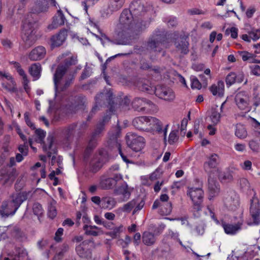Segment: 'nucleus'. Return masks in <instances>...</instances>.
I'll return each mask as SVG.
<instances>
[{"label": "nucleus", "instance_id": "9d476101", "mask_svg": "<svg viewBox=\"0 0 260 260\" xmlns=\"http://www.w3.org/2000/svg\"><path fill=\"white\" fill-rule=\"evenodd\" d=\"M235 101L238 108L245 112L250 110V96L246 91H239L235 95Z\"/></svg>", "mask_w": 260, "mask_h": 260}, {"label": "nucleus", "instance_id": "de8ad7c7", "mask_svg": "<svg viewBox=\"0 0 260 260\" xmlns=\"http://www.w3.org/2000/svg\"><path fill=\"white\" fill-rule=\"evenodd\" d=\"M239 186L244 191L249 190L251 188L249 181L245 178H242L239 181Z\"/></svg>", "mask_w": 260, "mask_h": 260}, {"label": "nucleus", "instance_id": "bf43d9fd", "mask_svg": "<svg viewBox=\"0 0 260 260\" xmlns=\"http://www.w3.org/2000/svg\"><path fill=\"white\" fill-rule=\"evenodd\" d=\"M178 139L177 132L176 131H172L169 135L168 142L170 144H173L177 141Z\"/></svg>", "mask_w": 260, "mask_h": 260}, {"label": "nucleus", "instance_id": "58836bf2", "mask_svg": "<svg viewBox=\"0 0 260 260\" xmlns=\"http://www.w3.org/2000/svg\"><path fill=\"white\" fill-rule=\"evenodd\" d=\"M142 241L144 244L146 245H153L156 241L155 236L152 233L145 232L143 234Z\"/></svg>", "mask_w": 260, "mask_h": 260}, {"label": "nucleus", "instance_id": "4be33fe9", "mask_svg": "<svg viewBox=\"0 0 260 260\" xmlns=\"http://www.w3.org/2000/svg\"><path fill=\"white\" fill-rule=\"evenodd\" d=\"M187 37L185 36L177 38L175 41V46L177 51L182 54H186L189 52V43L187 41Z\"/></svg>", "mask_w": 260, "mask_h": 260}, {"label": "nucleus", "instance_id": "338daca9", "mask_svg": "<svg viewBox=\"0 0 260 260\" xmlns=\"http://www.w3.org/2000/svg\"><path fill=\"white\" fill-rule=\"evenodd\" d=\"M251 72L252 75L258 76H260V66L253 65L250 67Z\"/></svg>", "mask_w": 260, "mask_h": 260}, {"label": "nucleus", "instance_id": "4d7b16f0", "mask_svg": "<svg viewBox=\"0 0 260 260\" xmlns=\"http://www.w3.org/2000/svg\"><path fill=\"white\" fill-rule=\"evenodd\" d=\"M191 86L192 89H200L202 85L198 79L196 77L192 76L190 77Z\"/></svg>", "mask_w": 260, "mask_h": 260}, {"label": "nucleus", "instance_id": "7ed1b4c3", "mask_svg": "<svg viewBox=\"0 0 260 260\" xmlns=\"http://www.w3.org/2000/svg\"><path fill=\"white\" fill-rule=\"evenodd\" d=\"M31 16L28 15L23 20L22 38L26 48L31 46L37 39L34 28L35 22Z\"/></svg>", "mask_w": 260, "mask_h": 260}, {"label": "nucleus", "instance_id": "a211bd4d", "mask_svg": "<svg viewBox=\"0 0 260 260\" xmlns=\"http://www.w3.org/2000/svg\"><path fill=\"white\" fill-rule=\"evenodd\" d=\"M145 132L154 134V132L160 133L162 131V124L158 119L153 117H148Z\"/></svg>", "mask_w": 260, "mask_h": 260}, {"label": "nucleus", "instance_id": "423d86ee", "mask_svg": "<svg viewBox=\"0 0 260 260\" xmlns=\"http://www.w3.org/2000/svg\"><path fill=\"white\" fill-rule=\"evenodd\" d=\"M219 162L218 156L215 153L207 156L204 164V169L208 175L217 176L220 171L217 167Z\"/></svg>", "mask_w": 260, "mask_h": 260}, {"label": "nucleus", "instance_id": "7c9ffc66", "mask_svg": "<svg viewBox=\"0 0 260 260\" xmlns=\"http://www.w3.org/2000/svg\"><path fill=\"white\" fill-rule=\"evenodd\" d=\"M66 18L61 10H58L57 14L54 16L52 22L48 26V28L53 29L63 25Z\"/></svg>", "mask_w": 260, "mask_h": 260}, {"label": "nucleus", "instance_id": "dca6fc26", "mask_svg": "<svg viewBox=\"0 0 260 260\" xmlns=\"http://www.w3.org/2000/svg\"><path fill=\"white\" fill-rule=\"evenodd\" d=\"M133 107L138 111H148L152 110L153 104L144 99L136 98L132 102Z\"/></svg>", "mask_w": 260, "mask_h": 260}, {"label": "nucleus", "instance_id": "c756f323", "mask_svg": "<svg viewBox=\"0 0 260 260\" xmlns=\"http://www.w3.org/2000/svg\"><path fill=\"white\" fill-rule=\"evenodd\" d=\"M244 75L242 73H239L236 74L234 72L229 74L225 79L226 85L230 86L235 83H241L243 81Z\"/></svg>", "mask_w": 260, "mask_h": 260}, {"label": "nucleus", "instance_id": "680f3d73", "mask_svg": "<svg viewBox=\"0 0 260 260\" xmlns=\"http://www.w3.org/2000/svg\"><path fill=\"white\" fill-rule=\"evenodd\" d=\"M240 166L242 169L245 171H250L252 169V162L249 160L244 161Z\"/></svg>", "mask_w": 260, "mask_h": 260}, {"label": "nucleus", "instance_id": "8fccbe9b", "mask_svg": "<svg viewBox=\"0 0 260 260\" xmlns=\"http://www.w3.org/2000/svg\"><path fill=\"white\" fill-rule=\"evenodd\" d=\"M123 230V225H120L119 226L114 228L112 231L109 233L108 235L112 238H116L120 235V233L122 232Z\"/></svg>", "mask_w": 260, "mask_h": 260}, {"label": "nucleus", "instance_id": "473e14b6", "mask_svg": "<svg viewBox=\"0 0 260 260\" xmlns=\"http://www.w3.org/2000/svg\"><path fill=\"white\" fill-rule=\"evenodd\" d=\"M53 139L52 137H48V145L45 144L43 147L44 151L47 153L48 157H51L52 154H55L57 152L56 147L53 143Z\"/></svg>", "mask_w": 260, "mask_h": 260}, {"label": "nucleus", "instance_id": "a19ab883", "mask_svg": "<svg viewBox=\"0 0 260 260\" xmlns=\"http://www.w3.org/2000/svg\"><path fill=\"white\" fill-rule=\"evenodd\" d=\"M3 87L10 92H15L16 89L15 87V83L13 81L12 76L10 75V79H4L2 82Z\"/></svg>", "mask_w": 260, "mask_h": 260}, {"label": "nucleus", "instance_id": "ddd939ff", "mask_svg": "<svg viewBox=\"0 0 260 260\" xmlns=\"http://www.w3.org/2000/svg\"><path fill=\"white\" fill-rule=\"evenodd\" d=\"M50 4L55 6V0H32L30 9L33 13L39 14L47 11L48 5Z\"/></svg>", "mask_w": 260, "mask_h": 260}, {"label": "nucleus", "instance_id": "3c124183", "mask_svg": "<svg viewBox=\"0 0 260 260\" xmlns=\"http://www.w3.org/2000/svg\"><path fill=\"white\" fill-rule=\"evenodd\" d=\"M210 119L214 125L217 124L220 121V114L218 111L213 110L210 116Z\"/></svg>", "mask_w": 260, "mask_h": 260}, {"label": "nucleus", "instance_id": "603ef678", "mask_svg": "<svg viewBox=\"0 0 260 260\" xmlns=\"http://www.w3.org/2000/svg\"><path fill=\"white\" fill-rule=\"evenodd\" d=\"M32 210L34 214L37 216L38 219L40 220V216L43 213L42 206L38 203H35L33 205Z\"/></svg>", "mask_w": 260, "mask_h": 260}, {"label": "nucleus", "instance_id": "f3484780", "mask_svg": "<svg viewBox=\"0 0 260 260\" xmlns=\"http://www.w3.org/2000/svg\"><path fill=\"white\" fill-rule=\"evenodd\" d=\"M162 36L161 34H156L153 35L149 39L147 43L148 49H150L154 52H160L161 46H166L164 41L162 40Z\"/></svg>", "mask_w": 260, "mask_h": 260}, {"label": "nucleus", "instance_id": "6ab92c4d", "mask_svg": "<svg viewBox=\"0 0 260 260\" xmlns=\"http://www.w3.org/2000/svg\"><path fill=\"white\" fill-rule=\"evenodd\" d=\"M250 215L253 223L257 224L260 222V203L257 198H253L251 201L250 208Z\"/></svg>", "mask_w": 260, "mask_h": 260}, {"label": "nucleus", "instance_id": "a878e982", "mask_svg": "<svg viewBox=\"0 0 260 260\" xmlns=\"http://www.w3.org/2000/svg\"><path fill=\"white\" fill-rule=\"evenodd\" d=\"M243 220H240L235 224L222 222V226L224 232L228 235H235L241 230Z\"/></svg>", "mask_w": 260, "mask_h": 260}, {"label": "nucleus", "instance_id": "37998d69", "mask_svg": "<svg viewBox=\"0 0 260 260\" xmlns=\"http://www.w3.org/2000/svg\"><path fill=\"white\" fill-rule=\"evenodd\" d=\"M100 185L103 189H110L115 185V181L112 178L103 177L101 179Z\"/></svg>", "mask_w": 260, "mask_h": 260}, {"label": "nucleus", "instance_id": "5701e85b", "mask_svg": "<svg viewBox=\"0 0 260 260\" xmlns=\"http://www.w3.org/2000/svg\"><path fill=\"white\" fill-rule=\"evenodd\" d=\"M17 210L9 201L4 202L0 210V214L3 217H8L14 215Z\"/></svg>", "mask_w": 260, "mask_h": 260}, {"label": "nucleus", "instance_id": "4c0bfd02", "mask_svg": "<svg viewBox=\"0 0 260 260\" xmlns=\"http://www.w3.org/2000/svg\"><path fill=\"white\" fill-rule=\"evenodd\" d=\"M41 67L39 63L32 64L29 69L30 74L33 77V80H38L41 76Z\"/></svg>", "mask_w": 260, "mask_h": 260}, {"label": "nucleus", "instance_id": "f704fd0d", "mask_svg": "<svg viewBox=\"0 0 260 260\" xmlns=\"http://www.w3.org/2000/svg\"><path fill=\"white\" fill-rule=\"evenodd\" d=\"M148 117L142 116L135 118L133 121V125L137 129L145 131Z\"/></svg>", "mask_w": 260, "mask_h": 260}, {"label": "nucleus", "instance_id": "79ce46f5", "mask_svg": "<svg viewBox=\"0 0 260 260\" xmlns=\"http://www.w3.org/2000/svg\"><path fill=\"white\" fill-rule=\"evenodd\" d=\"M111 115L110 114H107L103 117L102 121H100L99 123L97 125L96 129L93 133V137H95V136L99 135L103 131L104 127V123L107 121H109Z\"/></svg>", "mask_w": 260, "mask_h": 260}, {"label": "nucleus", "instance_id": "c9c22d12", "mask_svg": "<svg viewBox=\"0 0 260 260\" xmlns=\"http://www.w3.org/2000/svg\"><path fill=\"white\" fill-rule=\"evenodd\" d=\"M235 135L238 138L244 140L247 137L248 133L245 126L241 124L235 126Z\"/></svg>", "mask_w": 260, "mask_h": 260}, {"label": "nucleus", "instance_id": "052dcab7", "mask_svg": "<svg viewBox=\"0 0 260 260\" xmlns=\"http://www.w3.org/2000/svg\"><path fill=\"white\" fill-rule=\"evenodd\" d=\"M20 251H22V254H25V252H23L22 250H19L18 251V255H14L11 253H9L8 254V257H6L5 258V260H20L21 257H22V255H20Z\"/></svg>", "mask_w": 260, "mask_h": 260}, {"label": "nucleus", "instance_id": "393cba45", "mask_svg": "<svg viewBox=\"0 0 260 260\" xmlns=\"http://www.w3.org/2000/svg\"><path fill=\"white\" fill-rule=\"evenodd\" d=\"M216 176L208 175V190L210 194V199L217 196L219 192V184L215 180Z\"/></svg>", "mask_w": 260, "mask_h": 260}, {"label": "nucleus", "instance_id": "ea45409f", "mask_svg": "<svg viewBox=\"0 0 260 260\" xmlns=\"http://www.w3.org/2000/svg\"><path fill=\"white\" fill-rule=\"evenodd\" d=\"M76 126V124L73 123L65 127L62 131L63 136L67 139L73 137L75 132Z\"/></svg>", "mask_w": 260, "mask_h": 260}, {"label": "nucleus", "instance_id": "39448f33", "mask_svg": "<svg viewBox=\"0 0 260 260\" xmlns=\"http://www.w3.org/2000/svg\"><path fill=\"white\" fill-rule=\"evenodd\" d=\"M169 197L165 193L160 196L159 199L156 200L153 205L152 209L159 208V213L162 215H168L172 212V204L169 201Z\"/></svg>", "mask_w": 260, "mask_h": 260}, {"label": "nucleus", "instance_id": "f03ea898", "mask_svg": "<svg viewBox=\"0 0 260 260\" xmlns=\"http://www.w3.org/2000/svg\"><path fill=\"white\" fill-rule=\"evenodd\" d=\"M68 57L65 58L64 66L61 65L58 67L56 72L54 75V83L55 90V103H57L59 102L61 98L60 91H62L64 88L67 87L70 84L71 81H66L63 86H61L62 77L67 70L69 66L76 63L77 60L76 56H73L70 55V53H68L62 55V58L65 56Z\"/></svg>", "mask_w": 260, "mask_h": 260}, {"label": "nucleus", "instance_id": "0e129e2a", "mask_svg": "<svg viewBox=\"0 0 260 260\" xmlns=\"http://www.w3.org/2000/svg\"><path fill=\"white\" fill-rule=\"evenodd\" d=\"M229 31L231 33V36L233 39H236L238 37V29L237 28L232 27L230 29H227L226 30V33H228Z\"/></svg>", "mask_w": 260, "mask_h": 260}, {"label": "nucleus", "instance_id": "f257e3e1", "mask_svg": "<svg viewBox=\"0 0 260 260\" xmlns=\"http://www.w3.org/2000/svg\"><path fill=\"white\" fill-rule=\"evenodd\" d=\"M148 9H146L143 3L139 1H134L130 5V10H124L122 11L119 22L117 26V37L119 41L117 44L126 45L129 43L127 38L130 31L133 29L141 28L140 25L135 24V18L142 16Z\"/></svg>", "mask_w": 260, "mask_h": 260}, {"label": "nucleus", "instance_id": "412c9836", "mask_svg": "<svg viewBox=\"0 0 260 260\" xmlns=\"http://www.w3.org/2000/svg\"><path fill=\"white\" fill-rule=\"evenodd\" d=\"M29 194V192L26 191L15 192L10 196L9 201L15 206V210H18L21 204L27 199Z\"/></svg>", "mask_w": 260, "mask_h": 260}, {"label": "nucleus", "instance_id": "5fc2aeb1", "mask_svg": "<svg viewBox=\"0 0 260 260\" xmlns=\"http://www.w3.org/2000/svg\"><path fill=\"white\" fill-rule=\"evenodd\" d=\"M99 0H85L81 2V5L84 10L87 13L88 8L93 6Z\"/></svg>", "mask_w": 260, "mask_h": 260}, {"label": "nucleus", "instance_id": "9b49d317", "mask_svg": "<svg viewBox=\"0 0 260 260\" xmlns=\"http://www.w3.org/2000/svg\"><path fill=\"white\" fill-rule=\"evenodd\" d=\"M188 194L193 203V209L199 211L201 209L204 192L201 188L191 187L188 189Z\"/></svg>", "mask_w": 260, "mask_h": 260}, {"label": "nucleus", "instance_id": "f8f14e48", "mask_svg": "<svg viewBox=\"0 0 260 260\" xmlns=\"http://www.w3.org/2000/svg\"><path fill=\"white\" fill-rule=\"evenodd\" d=\"M155 94L159 99L167 102H172L175 98L173 89L166 85H159L155 87Z\"/></svg>", "mask_w": 260, "mask_h": 260}, {"label": "nucleus", "instance_id": "6e6d98bb", "mask_svg": "<svg viewBox=\"0 0 260 260\" xmlns=\"http://www.w3.org/2000/svg\"><path fill=\"white\" fill-rule=\"evenodd\" d=\"M234 149L240 153H244L246 150V146L245 143L235 142L234 144Z\"/></svg>", "mask_w": 260, "mask_h": 260}, {"label": "nucleus", "instance_id": "09e8293b", "mask_svg": "<svg viewBox=\"0 0 260 260\" xmlns=\"http://www.w3.org/2000/svg\"><path fill=\"white\" fill-rule=\"evenodd\" d=\"M83 229L87 235L97 236L103 234V231H95V230L92 229L87 225H85Z\"/></svg>", "mask_w": 260, "mask_h": 260}, {"label": "nucleus", "instance_id": "1a4fd4ad", "mask_svg": "<svg viewBox=\"0 0 260 260\" xmlns=\"http://www.w3.org/2000/svg\"><path fill=\"white\" fill-rule=\"evenodd\" d=\"M95 248V244L92 239L86 240L77 245L76 247V251L77 254L82 258H90L91 252Z\"/></svg>", "mask_w": 260, "mask_h": 260}, {"label": "nucleus", "instance_id": "72a5a7b5", "mask_svg": "<svg viewBox=\"0 0 260 260\" xmlns=\"http://www.w3.org/2000/svg\"><path fill=\"white\" fill-rule=\"evenodd\" d=\"M116 205L115 199L111 197H105L102 199L101 208L104 209L111 210Z\"/></svg>", "mask_w": 260, "mask_h": 260}, {"label": "nucleus", "instance_id": "864d4df0", "mask_svg": "<svg viewBox=\"0 0 260 260\" xmlns=\"http://www.w3.org/2000/svg\"><path fill=\"white\" fill-rule=\"evenodd\" d=\"M36 141L38 143H42L45 136L46 132L41 129H37L35 131Z\"/></svg>", "mask_w": 260, "mask_h": 260}, {"label": "nucleus", "instance_id": "aec40b11", "mask_svg": "<svg viewBox=\"0 0 260 260\" xmlns=\"http://www.w3.org/2000/svg\"><path fill=\"white\" fill-rule=\"evenodd\" d=\"M108 158L109 156L107 151L105 149L101 150L98 155L96 156L92 162L93 171L96 172L99 170L103 165L108 161Z\"/></svg>", "mask_w": 260, "mask_h": 260}, {"label": "nucleus", "instance_id": "2f4dec72", "mask_svg": "<svg viewBox=\"0 0 260 260\" xmlns=\"http://www.w3.org/2000/svg\"><path fill=\"white\" fill-rule=\"evenodd\" d=\"M210 90L215 96H222L223 95L224 91V84L222 81H219L217 84L212 85Z\"/></svg>", "mask_w": 260, "mask_h": 260}, {"label": "nucleus", "instance_id": "e2e57ef3", "mask_svg": "<svg viewBox=\"0 0 260 260\" xmlns=\"http://www.w3.org/2000/svg\"><path fill=\"white\" fill-rule=\"evenodd\" d=\"M94 222L99 225H103L107 227V222L98 215H95L93 218Z\"/></svg>", "mask_w": 260, "mask_h": 260}, {"label": "nucleus", "instance_id": "0eeeda50", "mask_svg": "<svg viewBox=\"0 0 260 260\" xmlns=\"http://www.w3.org/2000/svg\"><path fill=\"white\" fill-rule=\"evenodd\" d=\"M126 143L133 151H140L145 146V139L134 133H129L126 136Z\"/></svg>", "mask_w": 260, "mask_h": 260}, {"label": "nucleus", "instance_id": "49530a36", "mask_svg": "<svg viewBox=\"0 0 260 260\" xmlns=\"http://www.w3.org/2000/svg\"><path fill=\"white\" fill-rule=\"evenodd\" d=\"M217 176H218L219 179L221 181H223L224 182H230L233 179L232 174L229 172H224L221 174H220L219 173Z\"/></svg>", "mask_w": 260, "mask_h": 260}, {"label": "nucleus", "instance_id": "13d9d810", "mask_svg": "<svg viewBox=\"0 0 260 260\" xmlns=\"http://www.w3.org/2000/svg\"><path fill=\"white\" fill-rule=\"evenodd\" d=\"M249 35L253 41H256L260 38V29H253L249 32Z\"/></svg>", "mask_w": 260, "mask_h": 260}, {"label": "nucleus", "instance_id": "a18cd8bd", "mask_svg": "<svg viewBox=\"0 0 260 260\" xmlns=\"http://www.w3.org/2000/svg\"><path fill=\"white\" fill-rule=\"evenodd\" d=\"M138 86L139 89L143 91L147 92L150 94L155 92V87L151 86L148 81L144 83H139Z\"/></svg>", "mask_w": 260, "mask_h": 260}, {"label": "nucleus", "instance_id": "c85d7f7f", "mask_svg": "<svg viewBox=\"0 0 260 260\" xmlns=\"http://www.w3.org/2000/svg\"><path fill=\"white\" fill-rule=\"evenodd\" d=\"M46 53L45 48L43 46H38L29 53L28 58L31 60H39L44 57Z\"/></svg>", "mask_w": 260, "mask_h": 260}, {"label": "nucleus", "instance_id": "c03bdc74", "mask_svg": "<svg viewBox=\"0 0 260 260\" xmlns=\"http://www.w3.org/2000/svg\"><path fill=\"white\" fill-rule=\"evenodd\" d=\"M56 204V202L54 200H50L49 203L48 207V215L50 218H54L57 214Z\"/></svg>", "mask_w": 260, "mask_h": 260}, {"label": "nucleus", "instance_id": "cd10ccee", "mask_svg": "<svg viewBox=\"0 0 260 260\" xmlns=\"http://www.w3.org/2000/svg\"><path fill=\"white\" fill-rule=\"evenodd\" d=\"M249 149L253 153H257L260 151V133H256L248 142Z\"/></svg>", "mask_w": 260, "mask_h": 260}, {"label": "nucleus", "instance_id": "b1692460", "mask_svg": "<svg viewBox=\"0 0 260 260\" xmlns=\"http://www.w3.org/2000/svg\"><path fill=\"white\" fill-rule=\"evenodd\" d=\"M68 36L66 29L61 30L58 34L52 37L51 39V46L53 47H59L66 41Z\"/></svg>", "mask_w": 260, "mask_h": 260}, {"label": "nucleus", "instance_id": "774afa93", "mask_svg": "<svg viewBox=\"0 0 260 260\" xmlns=\"http://www.w3.org/2000/svg\"><path fill=\"white\" fill-rule=\"evenodd\" d=\"M188 13L190 14V15H203L205 14V12L199 9H198V8H193V9H189L188 10Z\"/></svg>", "mask_w": 260, "mask_h": 260}, {"label": "nucleus", "instance_id": "6e6552de", "mask_svg": "<svg viewBox=\"0 0 260 260\" xmlns=\"http://www.w3.org/2000/svg\"><path fill=\"white\" fill-rule=\"evenodd\" d=\"M120 133V131L118 127H115L109 133V145L112 147L117 148L122 160L127 164L130 163L131 161L127 159V156L121 151L120 140L118 139Z\"/></svg>", "mask_w": 260, "mask_h": 260}, {"label": "nucleus", "instance_id": "4468645a", "mask_svg": "<svg viewBox=\"0 0 260 260\" xmlns=\"http://www.w3.org/2000/svg\"><path fill=\"white\" fill-rule=\"evenodd\" d=\"M144 205V202L143 201H140L138 199H133L127 203L124 204L120 208L122 211L126 213H130L133 210V214L141 210Z\"/></svg>", "mask_w": 260, "mask_h": 260}, {"label": "nucleus", "instance_id": "20e7f679", "mask_svg": "<svg viewBox=\"0 0 260 260\" xmlns=\"http://www.w3.org/2000/svg\"><path fill=\"white\" fill-rule=\"evenodd\" d=\"M223 202L224 206L228 210L235 212V218H242L243 210L240 207L239 197L236 193L232 192L224 198Z\"/></svg>", "mask_w": 260, "mask_h": 260}, {"label": "nucleus", "instance_id": "69168bd1", "mask_svg": "<svg viewBox=\"0 0 260 260\" xmlns=\"http://www.w3.org/2000/svg\"><path fill=\"white\" fill-rule=\"evenodd\" d=\"M130 102L131 101L127 97H125V98L123 99V100L121 102V106H122L123 110L129 109Z\"/></svg>", "mask_w": 260, "mask_h": 260}, {"label": "nucleus", "instance_id": "2eb2a0df", "mask_svg": "<svg viewBox=\"0 0 260 260\" xmlns=\"http://www.w3.org/2000/svg\"><path fill=\"white\" fill-rule=\"evenodd\" d=\"M132 189L129 188L126 183L114 190V194L117 196V201L121 203L128 200L131 195Z\"/></svg>", "mask_w": 260, "mask_h": 260}, {"label": "nucleus", "instance_id": "e433bc0d", "mask_svg": "<svg viewBox=\"0 0 260 260\" xmlns=\"http://www.w3.org/2000/svg\"><path fill=\"white\" fill-rule=\"evenodd\" d=\"M244 61H248L250 63H260V61L255 58L256 55L247 51H238Z\"/></svg>", "mask_w": 260, "mask_h": 260}, {"label": "nucleus", "instance_id": "bb28decb", "mask_svg": "<svg viewBox=\"0 0 260 260\" xmlns=\"http://www.w3.org/2000/svg\"><path fill=\"white\" fill-rule=\"evenodd\" d=\"M113 94L112 92L109 90L107 91L106 93H101L98 94L95 98V104L96 105L93 107L91 110V112H94L99 108V105H101L103 101L106 99L109 102V104L111 105V101L112 99Z\"/></svg>", "mask_w": 260, "mask_h": 260}]
</instances>
